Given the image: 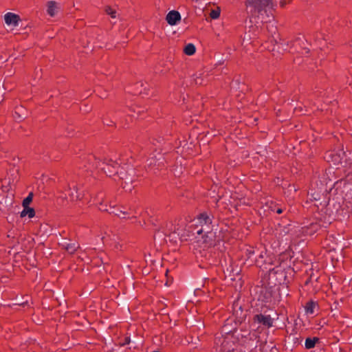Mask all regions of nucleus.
I'll list each match as a JSON object with an SVG mask.
<instances>
[{
  "label": "nucleus",
  "mask_w": 352,
  "mask_h": 352,
  "mask_svg": "<svg viewBox=\"0 0 352 352\" xmlns=\"http://www.w3.org/2000/svg\"><path fill=\"white\" fill-rule=\"evenodd\" d=\"M296 42H298V44L300 45H304V43L301 41V38L300 37H298L296 39Z\"/></svg>",
  "instance_id": "24"
},
{
  "label": "nucleus",
  "mask_w": 352,
  "mask_h": 352,
  "mask_svg": "<svg viewBox=\"0 0 352 352\" xmlns=\"http://www.w3.org/2000/svg\"><path fill=\"white\" fill-rule=\"evenodd\" d=\"M101 169H102V170H103V171H104L106 174H107V171L105 170V168H104V167H101Z\"/></svg>",
  "instance_id": "30"
},
{
  "label": "nucleus",
  "mask_w": 352,
  "mask_h": 352,
  "mask_svg": "<svg viewBox=\"0 0 352 352\" xmlns=\"http://www.w3.org/2000/svg\"><path fill=\"white\" fill-rule=\"evenodd\" d=\"M69 190L70 191L69 193V196L71 201H75L76 200H80V194L77 192V189L76 186L73 187V190H72V188L69 187Z\"/></svg>",
  "instance_id": "11"
},
{
  "label": "nucleus",
  "mask_w": 352,
  "mask_h": 352,
  "mask_svg": "<svg viewBox=\"0 0 352 352\" xmlns=\"http://www.w3.org/2000/svg\"><path fill=\"white\" fill-rule=\"evenodd\" d=\"M276 212H277L278 214H280V213H282V212H283V209H282V208H278V209L276 210Z\"/></svg>",
  "instance_id": "27"
},
{
  "label": "nucleus",
  "mask_w": 352,
  "mask_h": 352,
  "mask_svg": "<svg viewBox=\"0 0 352 352\" xmlns=\"http://www.w3.org/2000/svg\"><path fill=\"white\" fill-rule=\"evenodd\" d=\"M57 9L58 6L55 1H50L47 3V11L51 16H54L56 14Z\"/></svg>",
  "instance_id": "10"
},
{
  "label": "nucleus",
  "mask_w": 352,
  "mask_h": 352,
  "mask_svg": "<svg viewBox=\"0 0 352 352\" xmlns=\"http://www.w3.org/2000/svg\"><path fill=\"white\" fill-rule=\"evenodd\" d=\"M262 338L256 331H252L247 335H242L241 345L244 348L243 351L258 352V348Z\"/></svg>",
  "instance_id": "3"
},
{
  "label": "nucleus",
  "mask_w": 352,
  "mask_h": 352,
  "mask_svg": "<svg viewBox=\"0 0 352 352\" xmlns=\"http://www.w3.org/2000/svg\"><path fill=\"white\" fill-rule=\"evenodd\" d=\"M247 7L252 15L266 14L267 17L272 15L274 3L272 0H247Z\"/></svg>",
  "instance_id": "1"
},
{
  "label": "nucleus",
  "mask_w": 352,
  "mask_h": 352,
  "mask_svg": "<svg viewBox=\"0 0 352 352\" xmlns=\"http://www.w3.org/2000/svg\"><path fill=\"white\" fill-rule=\"evenodd\" d=\"M79 248V245L76 243H67L66 251L69 254H74Z\"/></svg>",
  "instance_id": "14"
},
{
  "label": "nucleus",
  "mask_w": 352,
  "mask_h": 352,
  "mask_svg": "<svg viewBox=\"0 0 352 352\" xmlns=\"http://www.w3.org/2000/svg\"><path fill=\"white\" fill-rule=\"evenodd\" d=\"M315 307V305L313 303H309L306 307V312L307 314H313L314 313V308Z\"/></svg>",
  "instance_id": "19"
},
{
  "label": "nucleus",
  "mask_w": 352,
  "mask_h": 352,
  "mask_svg": "<svg viewBox=\"0 0 352 352\" xmlns=\"http://www.w3.org/2000/svg\"><path fill=\"white\" fill-rule=\"evenodd\" d=\"M105 12L107 14L110 15L111 18L115 19L116 17V11L111 7L107 6L105 9Z\"/></svg>",
  "instance_id": "17"
},
{
  "label": "nucleus",
  "mask_w": 352,
  "mask_h": 352,
  "mask_svg": "<svg viewBox=\"0 0 352 352\" xmlns=\"http://www.w3.org/2000/svg\"><path fill=\"white\" fill-rule=\"evenodd\" d=\"M33 194L30 193L27 197H25L22 203L23 206H29L30 204L32 201Z\"/></svg>",
  "instance_id": "16"
},
{
  "label": "nucleus",
  "mask_w": 352,
  "mask_h": 352,
  "mask_svg": "<svg viewBox=\"0 0 352 352\" xmlns=\"http://www.w3.org/2000/svg\"><path fill=\"white\" fill-rule=\"evenodd\" d=\"M125 183V185L123 186V188L126 190H131V188H128L127 187V184H128V182L126 181L124 182Z\"/></svg>",
  "instance_id": "25"
},
{
  "label": "nucleus",
  "mask_w": 352,
  "mask_h": 352,
  "mask_svg": "<svg viewBox=\"0 0 352 352\" xmlns=\"http://www.w3.org/2000/svg\"><path fill=\"white\" fill-rule=\"evenodd\" d=\"M290 0H281L280 1V5L281 7H284L287 3H289Z\"/></svg>",
  "instance_id": "22"
},
{
  "label": "nucleus",
  "mask_w": 352,
  "mask_h": 352,
  "mask_svg": "<svg viewBox=\"0 0 352 352\" xmlns=\"http://www.w3.org/2000/svg\"><path fill=\"white\" fill-rule=\"evenodd\" d=\"M260 256L262 257V258L263 257V255L262 253H261Z\"/></svg>",
  "instance_id": "32"
},
{
  "label": "nucleus",
  "mask_w": 352,
  "mask_h": 352,
  "mask_svg": "<svg viewBox=\"0 0 352 352\" xmlns=\"http://www.w3.org/2000/svg\"><path fill=\"white\" fill-rule=\"evenodd\" d=\"M195 82L196 84H201V82L199 81V78L198 77L195 79Z\"/></svg>",
  "instance_id": "26"
},
{
  "label": "nucleus",
  "mask_w": 352,
  "mask_h": 352,
  "mask_svg": "<svg viewBox=\"0 0 352 352\" xmlns=\"http://www.w3.org/2000/svg\"><path fill=\"white\" fill-rule=\"evenodd\" d=\"M100 210H104L105 209H103L102 208H100Z\"/></svg>",
  "instance_id": "33"
},
{
  "label": "nucleus",
  "mask_w": 352,
  "mask_h": 352,
  "mask_svg": "<svg viewBox=\"0 0 352 352\" xmlns=\"http://www.w3.org/2000/svg\"><path fill=\"white\" fill-rule=\"evenodd\" d=\"M235 338L233 334L226 332L222 338H216V344L221 346V352H245L241 348L239 349L235 343Z\"/></svg>",
  "instance_id": "2"
},
{
  "label": "nucleus",
  "mask_w": 352,
  "mask_h": 352,
  "mask_svg": "<svg viewBox=\"0 0 352 352\" xmlns=\"http://www.w3.org/2000/svg\"><path fill=\"white\" fill-rule=\"evenodd\" d=\"M184 53L188 56H191L195 54L196 51L195 46L192 43H188L184 47Z\"/></svg>",
  "instance_id": "13"
},
{
  "label": "nucleus",
  "mask_w": 352,
  "mask_h": 352,
  "mask_svg": "<svg viewBox=\"0 0 352 352\" xmlns=\"http://www.w3.org/2000/svg\"><path fill=\"white\" fill-rule=\"evenodd\" d=\"M270 349L269 352H277V349L272 345V343H270Z\"/></svg>",
  "instance_id": "23"
},
{
  "label": "nucleus",
  "mask_w": 352,
  "mask_h": 352,
  "mask_svg": "<svg viewBox=\"0 0 352 352\" xmlns=\"http://www.w3.org/2000/svg\"><path fill=\"white\" fill-rule=\"evenodd\" d=\"M261 22H267V21H265V19L263 16L261 18Z\"/></svg>",
  "instance_id": "31"
},
{
  "label": "nucleus",
  "mask_w": 352,
  "mask_h": 352,
  "mask_svg": "<svg viewBox=\"0 0 352 352\" xmlns=\"http://www.w3.org/2000/svg\"><path fill=\"white\" fill-rule=\"evenodd\" d=\"M130 342H131L130 338H125V340H124V342H122V343L120 344V345H121V346H125V345H126V344H129V343H130Z\"/></svg>",
  "instance_id": "21"
},
{
  "label": "nucleus",
  "mask_w": 352,
  "mask_h": 352,
  "mask_svg": "<svg viewBox=\"0 0 352 352\" xmlns=\"http://www.w3.org/2000/svg\"><path fill=\"white\" fill-rule=\"evenodd\" d=\"M254 321L268 327L273 324V320L269 315L256 314L254 317Z\"/></svg>",
  "instance_id": "5"
},
{
  "label": "nucleus",
  "mask_w": 352,
  "mask_h": 352,
  "mask_svg": "<svg viewBox=\"0 0 352 352\" xmlns=\"http://www.w3.org/2000/svg\"><path fill=\"white\" fill-rule=\"evenodd\" d=\"M212 221H201L202 223L201 229L197 231L198 234H204L208 236V234H212V230L210 228L211 223Z\"/></svg>",
  "instance_id": "9"
},
{
  "label": "nucleus",
  "mask_w": 352,
  "mask_h": 352,
  "mask_svg": "<svg viewBox=\"0 0 352 352\" xmlns=\"http://www.w3.org/2000/svg\"><path fill=\"white\" fill-rule=\"evenodd\" d=\"M270 344H268L265 342H263V340H261V343L259 344V346L258 348V352H269L270 349Z\"/></svg>",
  "instance_id": "15"
},
{
  "label": "nucleus",
  "mask_w": 352,
  "mask_h": 352,
  "mask_svg": "<svg viewBox=\"0 0 352 352\" xmlns=\"http://www.w3.org/2000/svg\"><path fill=\"white\" fill-rule=\"evenodd\" d=\"M219 15H220L219 8H217V10H212L210 14V17L213 19H218Z\"/></svg>",
  "instance_id": "18"
},
{
  "label": "nucleus",
  "mask_w": 352,
  "mask_h": 352,
  "mask_svg": "<svg viewBox=\"0 0 352 352\" xmlns=\"http://www.w3.org/2000/svg\"><path fill=\"white\" fill-rule=\"evenodd\" d=\"M319 339L318 338H307L305 340V346L307 349H312L315 346L316 342H318Z\"/></svg>",
  "instance_id": "12"
},
{
  "label": "nucleus",
  "mask_w": 352,
  "mask_h": 352,
  "mask_svg": "<svg viewBox=\"0 0 352 352\" xmlns=\"http://www.w3.org/2000/svg\"><path fill=\"white\" fill-rule=\"evenodd\" d=\"M209 217L205 213H201L198 216L197 220H208Z\"/></svg>",
  "instance_id": "20"
},
{
  "label": "nucleus",
  "mask_w": 352,
  "mask_h": 352,
  "mask_svg": "<svg viewBox=\"0 0 352 352\" xmlns=\"http://www.w3.org/2000/svg\"><path fill=\"white\" fill-rule=\"evenodd\" d=\"M89 162L92 164V166L96 168H99L102 165H106L116 168L119 163L116 160H113L112 158L104 157L102 159L91 157L89 159Z\"/></svg>",
  "instance_id": "4"
},
{
  "label": "nucleus",
  "mask_w": 352,
  "mask_h": 352,
  "mask_svg": "<svg viewBox=\"0 0 352 352\" xmlns=\"http://www.w3.org/2000/svg\"><path fill=\"white\" fill-rule=\"evenodd\" d=\"M23 209L20 212V217L21 218L28 217L29 219L36 217L39 218L40 217L38 215L36 214V212L33 208H31L30 206H23Z\"/></svg>",
  "instance_id": "8"
},
{
  "label": "nucleus",
  "mask_w": 352,
  "mask_h": 352,
  "mask_svg": "<svg viewBox=\"0 0 352 352\" xmlns=\"http://www.w3.org/2000/svg\"><path fill=\"white\" fill-rule=\"evenodd\" d=\"M67 242H64L63 243H62V246L63 248H65L66 250V248H67Z\"/></svg>",
  "instance_id": "28"
},
{
  "label": "nucleus",
  "mask_w": 352,
  "mask_h": 352,
  "mask_svg": "<svg viewBox=\"0 0 352 352\" xmlns=\"http://www.w3.org/2000/svg\"><path fill=\"white\" fill-rule=\"evenodd\" d=\"M121 213L123 214V216H120V215H119V217H120V218H121V219H125V218H126V217L124 216V214H125V213H124V212H121Z\"/></svg>",
  "instance_id": "29"
},
{
  "label": "nucleus",
  "mask_w": 352,
  "mask_h": 352,
  "mask_svg": "<svg viewBox=\"0 0 352 352\" xmlns=\"http://www.w3.org/2000/svg\"><path fill=\"white\" fill-rule=\"evenodd\" d=\"M166 19L169 25H175L181 20V15L179 12L172 10L168 13Z\"/></svg>",
  "instance_id": "6"
},
{
  "label": "nucleus",
  "mask_w": 352,
  "mask_h": 352,
  "mask_svg": "<svg viewBox=\"0 0 352 352\" xmlns=\"http://www.w3.org/2000/svg\"><path fill=\"white\" fill-rule=\"evenodd\" d=\"M4 20L8 25L17 26L19 25V16L16 14L8 12L4 16Z\"/></svg>",
  "instance_id": "7"
}]
</instances>
